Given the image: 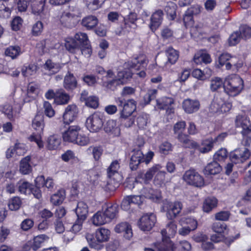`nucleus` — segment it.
<instances>
[{
  "label": "nucleus",
  "mask_w": 251,
  "mask_h": 251,
  "mask_svg": "<svg viewBox=\"0 0 251 251\" xmlns=\"http://www.w3.org/2000/svg\"><path fill=\"white\" fill-rule=\"evenodd\" d=\"M148 61L144 54H140L135 57L131 61L125 64L127 68L121 71H119L117 74V79L121 84H125L129 81L132 77L134 72L133 70L138 71L139 69H144L147 67Z\"/></svg>",
  "instance_id": "obj_1"
},
{
  "label": "nucleus",
  "mask_w": 251,
  "mask_h": 251,
  "mask_svg": "<svg viewBox=\"0 0 251 251\" xmlns=\"http://www.w3.org/2000/svg\"><path fill=\"white\" fill-rule=\"evenodd\" d=\"M182 208L181 202L176 201L174 202L166 201L164 202V211L166 212V217L170 221L167 225V228L171 234H174L176 230V225L175 219L179 214Z\"/></svg>",
  "instance_id": "obj_2"
},
{
  "label": "nucleus",
  "mask_w": 251,
  "mask_h": 251,
  "mask_svg": "<svg viewBox=\"0 0 251 251\" xmlns=\"http://www.w3.org/2000/svg\"><path fill=\"white\" fill-rule=\"evenodd\" d=\"M225 91L229 95L236 96L244 88L243 80L239 76H234L227 80L224 84Z\"/></svg>",
  "instance_id": "obj_3"
},
{
  "label": "nucleus",
  "mask_w": 251,
  "mask_h": 251,
  "mask_svg": "<svg viewBox=\"0 0 251 251\" xmlns=\"http://www.w3.org/2000/svg\"><path fill=\"white\" fill-rule=\"evenodd\" d=\"M103 115L100 112H95L86 120V126L91 132H98L103 125Z\"/></svg>",
  "instance_id": "obj_4"
},
{
  "label": "nucleus",
  "mask_w": 251,
  "mask_h": 251,
  "mask_svg": "<svg viewBox=\"0 0 251 251\" xmlns=\"http://www.w3.org/2000/svg\"><path fill=\"white\" fill-rule=\"evenodd\" d=\"M183 179L189 184L195 187H201L204 185V179L197 172L189 170L185 173Z\"/></svg>",
  "instance_id": "obj_5"
},
{
  "label": "nucleus",
  "mask_w": 251,
  "mask_h": 251,
  "mask_svg": "<svg viewBox=\"0 0 251 251\" xmlns=\"http://www.w3.org/2000/svg\"><path fill=\"white\" fill-rule=\"evenodd\" d=\"M156 222V216L153 213H146L139 219L137 224L141 230L150 231L154 226Z\"/></svg>",
  "instance_id": "obj_6"
},
{
  "label": "nucleus",
  "mask_w": 251,
  "mask_h": 251,
  "mask_svg": "<svg viewBox=\"0 0 251 251\" xmlns=\"http://www.w3.org/2000/svg\"><path fill=\"white\" fill-rule=\"evenodd\" d=\"M129 167L132 171H136L143 162V153L140 147L132 149L128 154Z\"/></svg>",
  "instance_id": "obj_7"
},
{
  "label": "nucleus",
  "mask_w": 251,
  "mask_h": 251,
  "mask_svg": "<svg viewBox=\"0 0 251 251\" xmlns=\"http://www.w3.org/2000/svg\"><path fill=\"white\" fill-rule=\"evenodd\" d=\"M250 156L251 152L247 148H244L243 150H235L229 154L231 161L235 164L243 163L249 159Z\"/></svg>",
  "instance_id": "obj_8"
},
{
  "label": "nucleus",
  "mask_w": 251,
  "mask_h": 251,
  "mask_svg": "<svg viewBox=\"0 0 251 251\" xmlns=\"http://www.w3.org/2000/svg\"><path fill=\"white\" fill-rule=\"evenodd\" d=\"M200 101L197 100L187 99L182 102V108L187 114H192L197 112L200 108Z\"/></svg>",
  "instance_id": "obj_9"
},
{
  "label": "nucleus",
  "mask_w": 251,
  "mask_h": 251,
  "mask_svg": "<svg viewBox=\"0 0 251 251\" xmlns=\"http://www.w3.org/2000/svg\"><path fill=\"white\" fill-rule=\"evenodd\" d=\"M63 87L68 92H73L77 87L76 78L70 71L64 76Z\"/></svg>",
  "instance_id": "obj_10"
},
{
  "label": "nucleus",
  "mask_w": 251,
  "mask_h": 251,
  "mask_svg": "<svg viewBox=\"0 0 251 251\" xmlns=\"http://www.w3.org/2000/svg\"><path fill=\"white\" fill-rule=\"evenodd\" d=\"M77 114L76 105L74 104L69 105L65 109L63 115L64 123L66 125H69L76 118Z\"/></svg>",
  "instance_id": "obj_11"
},
{
  "label": "nucleus",
  "mask_w": 251,
  "mask_h": 251,
  "mask_svg": "<svg viewBox=\"0 0 251 251\" xmlns=\"http://www.w3.org/2000/svg\"><path fill=\"white\" fill-rule=\"evenodd\" d=\"M80 128L77 126H70L67 130L63 134V138L65 141L74 143L78 136Z\"/></svg>",
  "instance_id": "obj_12"
},
{
  "label": "nucleus",
  "mask_w": 251,
  "mask_h": 251,
  "mask_svg": "<svg viewBox=\"0 0 251 251\" xmlns=\"http://www.w3.org/2000/svg\"><path fill=\"white\" fill-rule=\"evenodd\" d=\"M161 234L162 236V242L155 243V246L157 248L158 251H171L172 250V244L170 242V239H164L167 234L166 230H162Z\"/></svg>",
  "instance_id": "obj_13"
},
{
  "label": "nucleus",
  "mask_w": 251,
  "mask_h": 251,
  "mask_svg": "<svg viewBox=\"0 0 251 251\" xmlns=\"http://www.w3.org/2000/svg\"><path fill=\"white\" fill-rule=\"evenodd\" d=\"M114 229L117 233L124 232V237L127 240H130L133 236L131 226L127 222H122L118 224Z\"/></svg>",
  "instance_id": "obj_14"
},
{
  "label": "nucleus",
  "mask_w": 251,
  "mask_h": 251,
  "mask_svg": "<svg viewBox=\"0 0 251 251\" xmlns=\"http://www.w3.org/2000/svg\"><path fill=\"white\" fill-rule=\"evenodd\" d=\"M136 109V101L133 100H129L125 103L124 107L121 111V117L123 118H126L131 116L132 113Z\"/></svg>",
  "instance_id": "obj_15"
},
{
  "label": "nucleus",
  "mask_w": 251,
  "mask_h": 251,
  "mask_svg": "<svg viewBox=\"0 0 251 251\" xmlns=\"http://www.w3.org/2000/svg\"><path fill=\"white\" fill-rule=\"evenodd\" d=\"M175 135L176 138L182 144L184 148L192 149V148L196 147L197 146V143L190 139L189 135L184 132L180 133Z\"/></svg>",
  "instance_id": "obj_16"
},
{
  "label": "nucleus",
  "mask_w": 251,
  "mask_h": 251,
  "mask_svg": "<svg viewBox=\"0 0 251 251\" xmlns=\"http://www.w3.org/2000/svg\"><path fill=\"white\" fill-rule=\"evenodd\" d=\"M32 127L39 133H43L45 126L44 116L38 112L32 121Z\"/></svg>",
  "instance_id": "obj_17"
},
{
  "label": "nucleus",
  "mask_w": 251,
  "mask_h": 251,
  "mask_svg": "<svg viewBox=\"0 0 251 251\" xmlns=\"http://www.w3.org/2000/svg\"><path fill=\"white\" fill-rule=\"evenodd\" d=\"M104 130L107 133L113 136H119L120 129L116 121L113 120H108L104 126Z\"/></svg>",
  "instance_id": "obj_18"
},
{
  "label": "nucleus",
  "mask_w": 251,
  "mask_h": 251,
  "mask_svg": "<svg viewBox=\"0 0 251 251\" xmlns=\"http://www.w3.org/2000/svg\"><path fill=\"white\" fill-rule=\"evenodd\" d=\"M163 16V12L161 10L156 11L151 15L150 27L152 31H155L161 24Z\"/></svg>",
  "instance_id": "obj_19"
},
{
  "label": "nucleus",
  "mask_w": 251,
  "mask_h": 251,
  "mask_svg": "<svg viewBox=\"0 0 251 251\" xmlns=\"http://www.w3.org/2000/svg\"><path fill=\"white\" fill-rule=\"evenodd\" d=\"M12 0H0V17L8 18L11 14Z\"/></svg>",
  "instance_id": "obj_20"
},
{
  "label": "nucleus",
  "mask_w": 251,
  "mask_h": 251,
  "mask_svg": "<svg viewBox=\"0 0 251 251\" xmlns=\"http://www.w3.org/2000/svg\"><path fill=\"white\" fill-rule=\"evenodd\" d=\"M221 171L222 167L220 165L213 160L205 167L203 172L205 176L215 175L219 174Z\"/></svg>",
  "instance_id": "obj_21"
},
{
  "label": "nucleus",
  "mask_w": 251,
  "mask_h": 251,
  "mask_svg": "<svg viewBox=\"0 0 251 251\" xmlns=\"http://www.w3.org/2000/svg\"><path fill=\"white\" fill-rule=\"evenodd\" d=\"M213 138H210L202 140L200 145L197 143V147L192 149L198 150L202 153H206L210 151L213 148Z\"/></svg>",
  "instance_id": "obj_22"
},
{
  "label": "nucleus",
  "mask_w": 251,
  "mask_h": 251,
  "mask_svg": "<svg viewBox=\"0 0 251 251\" xmlns=\"http://www.w3.org/2000/svg\"><path fill=\"white\" fill-rule=\"evenodd\" d=\"M75 212L78 219H80V221H84L88 213L87 205L83 201L78 202Z\"/></svg>",
  "instance_id": "obj_23"
},
{
  "label": "nucleus",
  "mask_w": 251,
  "mask_h": 251,
  "mask_svg": "<svg viewBox=\"0 0 251 251\" xmlns=\"http://www.w3.org/2000/svg\"><path fill=\"white\" fill-rule=\"evenodd\" d=\"M71 100L70 96L63 89L56 90L55 103L58 105L67 104Z\"/></svg>",
  "instance_id": "obj_24"
},
{
  "label": "nucleus",
  "mask_w": 251,
  "mask_h": 251,
  "mask_svg": "<svg viewBox=\"0 0 251 251\" xmlns=\"http://www.w3.org/2000/svg\"><path fill=\"white\" fill-rule=\"evenodd\" d=\"M98 23L99 20L97 17L89 15L82 19L81 25L87 30H92L97 25Z\"/></svg>",
  "instance_id": "obj_25"
},
{
  "label": "nucleus",
  "mask_w": 251,
  "mask_h": 251,
  "mask_svg": "<svg viewBox=\"0 0 251 251\" xmlns=\"http://www.w3.org/2000/svg\"><path fill=\"white\" fill-rule=\"evenodd\" d=\"M174 103V100L172 98L163 97L156 100V105L159 109H170V112H174V109L170 108V106Z\"/></svg>",
  "instance_id": "obj_26"
},
{
  "label": "nucleus",
  "mask_w": 251,
  "mask_h": 251,
  "mask_svg": "<svg viewBox=\"0 0 251 251\" xmlns=\"http://www.w3.org/2000/svg\"><path fill=\"white\" fill-rule=\"evenodd\" d=\"M217 204L218 200L215 197H209L204 200L202 209L204 212L209 213L217 206Z\"/></svg>",
  "instance_id": "obj_27"
},
{
  "label": "nucleus",
  "mask_w": 251,
  "mask_h": 251,
  "mask_svg": "<svg viewBox=\"0 0 251 251\" xmlns=\"http://www.w3.org/2000/svg\"><path fill=\"white\" fill-rule=\"evenodd\" d=\"M31 156L27 155L23 158L20 162V172L24 175L29 174L32 171V167L29 164Z\"/></svg>",
  "instance_id": "obj_28"
},
{
  "label": "nucleus",
  "mask_w": 251,
  "mask_h": 251,
  "mask_svg": "<svg viewBox=\"0 0 251 251\" xmlns=\"http://www.w3.org/2000/svg\"><path fill=\"white\" fill-rule=\"evenodd\" d=\"M38 86L33 83H30L28 85L27 97L25 98L24 101L28 102L34 100L38 93Z\"/></svg>",
  "instance_id": "obj_29"
},
{
  "label": "nucleus",
  "mask_w": 251,
  "mask_h": 251,
  "mask_svg": "<svg viewBox=\"0 0 251 251\" xmlns=\"http://www.w3.org/2000/svg\"><path fill=\"white\" fill-rule=\"evenodd\" d=\"M61 142V139L58 135H50L48 138L47 148L49 150H56L60 145Z\"/></svg>",
  "instance_id": "obj_30"
},
{
  "label": "nucleus",
  "mask_w": 251,
  "mask_h": 251,
  "mask_svg": "<svg viewBox=\"0 0 251 251\" xmlns=\"http://www.w3.org/2000/svg\"><path fill=\"white\" fill-rule=\"evenodd\" d=\"M35 183L37 186H45L48 189L51 190L54 186L53 180L50 177L45 179L44 176H40L37 177L35 180Z\"/></svg>",
  "instance_id": "obj_31"
},
{
  "label": "nucleus",
  "mask_w": 251,
  "mask_h": 251,
  "mask_svg": "<svg viewBox=\"0 0 251 251\" xmlns=\"http://www.w3.org/2000/svg\"><path fill=\"white\" fill-rule=\"evenodd\" d=\"M110 235V230L104 228H100L95 232L96 238L99 242H107L109 239Z\"/></svg>",
  "instance_id": "obj_32"
},
{
  "label": "nucleus",
  "mask_w": 251,
  "mask_h": 251,
  "mask_svg": "<svg viewBox=\"0 0 251 251\" xmlns=\"http://www.w3.org/2000/svg\"><path fill=\"white\" fill-rule=\"evenodd\" d=\"M250 122V118L247 115L239 114L236 117L235 124L236 127H241L242 128V130H245Z\"/></svg>",
  "instance_id": "obj_33"
},
{
  "label": "nucleus",
  "mask_w": 251,
  "mask_h": 251,
  "mask_svg": "<svg viewBox=\"0 0 251 251\" xmlns=\"http://www.w3.org/2000/svg\"><path fill=\"white\" fill-rule=\"evenodd\" d=\"M65 47L66 50L71 53H75L79 50L80 47L74 38H67L65 40Z\"/></svg>",
  "instance_id": "obj_34"
},
{
  "label": "nucleus",
  "mask_w": 251,
  "mask_h": 251,
  "mask_svg": "<svg viewBox=\"0 0 251 251\" xmlns=\"http://www.w3.org/2000/svg\"><path fill=\"white\" fill-rule=\"evenodd\" d=\"M186 223H191V226H187L182 227L178 230V233L179 234L185 236L186 235H188L191 230H194L197 227V222L194 219H187Z\"/></svg>",
  "instance_id": "obj_35"
},
{
  "label": "nucleus",
  "mask_w": 251,
  "mask_h": 251,
  "mask_svg": "<svg viewBox=\"0 0 251 251\" xmlns=\"http://www.w3.org/2000/svg\"><path fill=\"white\" fill-rule=\"evenodd\" d=\"M65 198V191L60 189L52 195L50 198V201L53 205H59L62 203Z\"/></svg>",
  "instance_id": "obj_36"
},
{
  "label": "nucleus",
  "mask_w": 251,
  "mask_h": 251,
  "mask_svg": "<svg viewBox=\"0 0 251 251\" xmlns=\"http://www.w3.org/2000/svg\"><path fill=\"white\" fill-rule=\"evenodd\" d=\"M46 0H32L31 6L32 12L34 14H40L44 9Z\"/></svg>",
  "instance_id": "obj_37"
},
{
  "label": "nucleus",
  "mask_w": 251,
  "mask_h": 251,
  "mask_svg": "<svg viewBox=\"0 0 251 251\" xmlns=\"http://www.w3.org/2000/svg\"><path fill=\"white\" fill-rule=\"evenodd\" d=\"M161 168V167L159 164L155 165L150 168L146 174L143 175L144 176L143 179L144 183H148L152 179L154 174L159 171Z\"/></svg>",
  "instance_id": "obj_38"
},
{
  "label": "nucleus",
  "mask_w": 251,
  "mask_h": 251,
  "mask_svg": "<svg viewBox=\"0 0 251 251\" xmlns=\"http://www.w3.org/2000/svg\"><path fill=\"white\" fill-rule=\"evenodd\" d=\"M18 191L21 194L29 195L31 194L32 184L26 181H19L17 184Z\"/></svg>",
  "instance_id": "obj_39"
},
{
  "label": "nucleus",
  "mask_w": 251,
  "mask_h": 251,
  "mask_svg": "<svg viewBox=\"0 0 251 251\" xmlns=\"http://www.w3.org/2000/svg\"><path fill=\"white\" fill-rule=\"evenodd\" d=\"M109 222L116 217L118 213L117 206L115 204H110L103 212Z\"/></svg>",
  "instance_id": "obj_40"
},
{
  "label": "nucleus",
  "mask_w": 251,
  "mask_h": 251,
  "mask_svg": "<svg viewBox=\"0 0 251 251\" xmlns=\"http://www.w3.org/2000/svg\"><path fill=\"white\" fill-rule=\"evenodd\" d=\"M43 67L46 70L49 71L51 74L57 73L61 69V66L59 63L53 62L50 59L46 61Z\"/></svg>",
  "instance_id": "obj_41"
},
{
  "label": "nucleus",
  "mask_w": 251,
  "mask_h": 251,
  "mask_svg": "<svg viewBox=\"0 0 251 251\" xmlns=\"http://www.w3.org/2000/svg\"><path fill=\"white\" fill-rule=\"evenodd\" d=\"M193 60L197 64H201L202 62L205 64H208L212 61L210 54L204 52L196 54Z\"/></svg>",
  "instance_id": "obj_42"
},
{
  "label": "nucleus",
  "mask_w": 251,
  "mask_h": 251,
  "mask_svg": "<svg viewBox=\"0 0 251 251\" xmlns=\"http://www.w3.org/2000/svg\"><path fill=\"white\" fill-rule=\"evenodd\" d=\"M48 239V236L45 234H41L35 237L32 241L30 240L32 244V249L34 251H37L41 247V244Z\"/></svg>",
  "instance_id": "obj_43"
},
{
  "label": "nucleus",
  "mask_w": 251,
  "mask_h": 251,
  "mask_svg": "<svg viewBox=\"0 0 251 251\" xmlns=\"http://www.w3.org/2000/svg\"><path fill=\"white\" fill-rule=\"evenodd\" d=\"M137 20V15L136 13L134 12H130L128 15L127 18H125L124 19V26L122 27L123 28H127V27H131V25H134L135 28L136 26L135 24L136 21Z\"/></svg>",
  "instance_id": "obj_44"
},
{
  "label": "nucleus",
  "mask_w": 251,
  "mask_h": 251,
  "mask_svg": "<svg viewBox=\"0 0 251 251\" xmlns=\"http://www.w3.org/2000/svg\"><path fill=\"white\" fill-rule=\"evenodd\" d=\"M93 223L96 226H100L109 223L103 212L98 211L93 217Z\"/></svg>",
  "instance_id": "obj_45"
},
{
  "label": "nucleus",
  "mask_w": 251,
  "mask_h": 251,
  "mask_svg": "<svg viewBox=\"0 0 251 251\" xmlns=\"http://www.w3.org/2000/svg\"><path fill=\"white\" fill-rule=\"evenodd\" d=\"M168 57V60L171 64L176 63L179 57V52L174 49L172 47H169L166 50Z\"/></svg>",
  "instance_id": "obj_46"
},
{
  "label": "nucleus",
  "mask_w": 251,
  "mask_h": 251,
  "mask_svg": "<svg viewBox=\"0 0 251 251\" xmlns=\"http://www.w3.org/2000/svg\"><path fill=\"white\" fill-rule=\"evenodd\" d=\"M224 103L225 101L221 98L218 97H214L210 105V109L211 112L214 113L218 112L223 107Z\"/></svg>",
  "instance_id": "obj_47"
},
{
  "label": "nucleus",
  "mask_w": 251,
  "mask_h": 251,
  "mask_svg": "<svg viewBox=\"0 0 251 251\" xmlns=\"http://www.w3.org/2000/svg\"><path fill=\"white\" fill-rule=\"evenodd\" d=\"M192 76L200 80H205L208 78L211 75V71L210 70H206L205 73L201 70L196 69L193 70L192 73Z\"/></svg>",
  "instance_id": "obj_48"
},
{
  "label": "nucleus",
  "mask_w": 251,
  "mask_h": 251,
  "mask_svg": "<svg viewBox=\"0 0 251 251\" xmlns=\"http://www.w3.org/2000/svg\"><path fill=\"white\" fill-rule=\"evenodd\" d=\"M74 39L77 42L80 48L82 46L87 45L90 43L88 36L85 33L77 32L75 35Z\"/></svg>",
  "instance_id": "obj_49"
},
{
  "label": "nucleus",
  "mask_w": 251,
  "mask_h": 251,
  "mask_svg": "<svg viewBox=\"0 0 251 251\" xmlns=\"http://www.w3.org/2000/svg\"><path fill=\"white\" fill-rule=\"evenodd\" d=\"M86 238L91 248L100 250L103 248L104 246L101 244L102 242H99L97 240H96L92 234H87Z\"/></svg>",
  "instance_id": "obj_50"
},
{
  "label": "nucleus",
  "mask_w": 251,
  "mask_h": 251,
  "mask_svg": "<svg viewBox=\"0 0 251 251\" xmlns=\"http://www.w3.org/2000/svg\"><path fill=\"white\" fill-rule=\"evenodd\" d=\"M37 66L34 64H29L28 66H23L22 69V74L25 77H28L36 74Z\"/></svg>",
  "instance_id": "obj_51"
},
{
  "label": "nucleus",
  "mask_w": 251,
  "mask_h": 251,
  "mask_svg": "<svg viewBox=\"0 0 251 251\" xmlns=\"http://www.w3.org/2000/svg\"><path fill=\"white\" fill-rule=\"evenodd\" d=\"M21 53V48L19 46H10L7 48L5 54L6 56L10 57L12 59H15Z\"/></svg>",
  "instance_id": "obj_52"
},
{
  "label": "nucleus",
  "mask_w": 251,
  "mask_h": 251,
  "mask_svg": "<svg viewBox=\"0 0 251 251\" xmlns=\"http://www.w3.org/2000/svg\"><path fill=\"white\" fill-rule=\"evenodd\" d=\"M228 156V152L226 149L221 148L213 155V160L216 162L224 161Z\"/></svg>",
  "instance_id": "obj_53"
},
{
  "label": "nucleus",
  "mask_w": 251,
  "mask_h": 251,
  "mask_svg": "<svg viewBox=\"0 0 251 251\" xmlns=\"http://www.w3.org/2000/svg\"><path fill=\"white\" fill-rule=\"evenodd\" d=\"M176 5L174 3L168 4L165 7V12L172 20H174L176 17Z\"/></svg>",
  "instance_id": "obj_54"
},
{
  "label": "nucleus",
  "mask_w": 251,
  "mask_h": 251,
  "mask_svg": "<svg viewBox=\"0 0 251 251\" xmlns=\"http://www.w3.org/2000/svg\"><path fill=\"white\" fill-rule=\"evenodd\" d=\"M73 19L68 13H64L62 14L60 21L64 26L71 28L75 26V23L71 22Z\"/></svg>",
  "instance_id": "obj_55"
},
{
  "label": "nucleus",
  "mask_w": 251,
  "mask_h": 251,
  "mask_svg": "<svg viewBox=\"0 0 251 251\" xmlns=\"http://www.w3.org/2000/svg\"><path fill=\"white\" fill-rule=\"evenodd\" d=\"M22 205V201L20 197H14L9 202L8 207L9 209L13 211L18 210Z\"/></svg>",
  "instance_id": "obj_56"
},
{
  "label": "nucleus",
  "mask_w": 251,
  "mask_h": 251,
  "mask_svg": "<svg viewBox=\"0 0 251 251\" xmlns=\"http://www.w3.org/2000/svg\"><path fill=\"white\" fill-rule=\"evenodd\" d=\"M224 85L222 79L220 77H216L211 80L210 89L212 92H215L223 86L224 87Z\"/></svg>",
  "instance_id": "obj_57"
},
{
  "label": "nucleus",
  "mask_w": 251,
  "mask_h": 251,
  "mask_svg": "<svg viewBox=\"0 0 251 251\" xmlns=\"http://www.w3.org/2000/svg\"><path fill=\"white\" fill-rule=\"evenodd\" d=\"M238 31L242 39L246 40L251 37V27L247 25L240 26Z\"/></svg>",
  "instance_id": "obj_58"
},
{
  "label": "nucleus",
  "mask_w": 251,
  "mask_h": 251,
  "mask_svg": "<svg viewBox=\"0 0 251 251\" xmlns=\"http://www.w3.org/2000/svg\"><path fill=\"white\" fill-rule=\"evenodd\" d=\"M88 150L91 151L94 159L96 161H98L100 159L103 152V150L100 147L91 146Z\"/></svg>",
  "instance_id": "obj_59"
},
{
  "label": "nucleus",
  "mask_w": 251,
  "mask_h": 251,
  "mask_svg": "<svg viewBox=\"0 0 251 251\" xmlns=\"http://www.w3.org/2000/svg\"><path fill=\"white\" fill-rule=\"evenodd\" d=\"M120 168V164L117 160L113 161L109 167L108 168L107 172L109 177H111L115 173L118 172Z\"/></svg>",
  "instance_id": "obj_60"
},
{
  "label": "nucleus",
  "mask_w": 251,
  "mask_h": 251,
  "mask_svg": "<svg viewBox=\"0 0 251 251\" xmlns=\"http://www.w3.org/2000/svg\"><path fill=\"white\" fill-rule=\"evenodd\" d=\"M186 122L180 121L176 123L173 126V131L175 135L183 132L186 128Z\"/></svg>",
  "instance_id": "obj_61"
},
{
  "label": "nucleus",
  "mask_w": 251,
  "mask_h": 251,
  "mask_svg": "<svg viewBox=\"0 0 251 251\" xmlns=\"http://www.w3.org/2000/svg\"><path fill=\"white\" fill-rule=\"evenodd\" d=\"M85 103L88 107L95 109L99 106V99L96 96H90Z\"/></svg>",
  "instance_id": "obj_62"
},
{
  "label": "nucleus",
  "mask_w": 251,
  "mask_h": 251,
  "mask_svg": "<svg viewBox=\"0 0 251 251\" xmlns=\"http://www.w3.org/2000/svg\"><path fill=\"white\" fill-rule=\"evenodd\" d=\"M230 215L228 211H221L215 214V219L218 221H226L229 219Z\"/></svg>",
  "instance_id": "obj_63"
},
{
  "label": "nucleus",
  "mask_w": 251,
  "mask_h": 251,
  "mask_svg": "<svg viewBox=\"0 0 251 251\" xmlns=\"http://www.w3.org/2000/svg\"><path fill=\"white\" fill-rule=\"evenodd\" d=\"M66 13H68L73 19L80 17L81 14L80 10L75 5H70L69 12Z\"/></svg>",
  "instance_id": "obj_64"
}]
</instances>
